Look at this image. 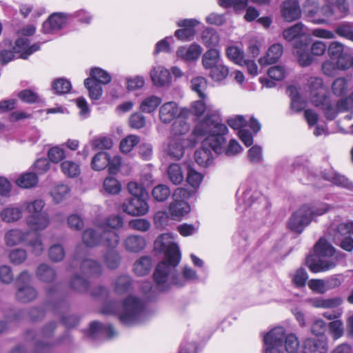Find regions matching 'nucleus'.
Returning a JSON list of instances; mask_svg holds the SVG:
<instances>
[{"label": "nucleus", "mask_w": 353, "mask_h": 353, "mask_svg": "<svg viewBox=\"0 0 353 353\" xmlns=\"http://www.w3.org/2000/svg\"><path fill=\"white\" fill-rule=\"evenodd\" d=\"M228 132L225 125L221 123L220 116L216 113L208 112L203 120L195 125L193 134L197 138L206 137L201 147L194 153L195 161L203 167L212 163V150L216 154L223 151V145L226 142L224 134Z\"/></svg>", "instance_id": "1"}, {"label": "nucleus", "mask_w": 353, "mask_h": 353, "mask_svg": "<svg viewBox=\"0 0 353 353\" xmlns=\"http://www.w3.org/2000/svg\"><path fill=\"white\" fill-rule=\"evenodd\" d=\"M157 250L163 252L164 257L156 265V291L158 289L163 290L169 288V275L181 261L179 248L173 241V236L170 233H164L158 236L156 239V252Z\"/></svg>", "instance_id": "2"}, {"label": "nucleus", "mask_w": 353, "mask_h": 353, "mask_svg": "<svg viewBox=\"0 0 353 353\" xmlns=\"http://www.w3.org/2000/svg\"><path fill=\"white\" fill-rule=\"evenodd\" d=\"M315 255L307 259V264L311 272H325L336 267L343 254L335 248L325 238H321L314 247Z\"/></svg>", "instance_id": "3"}, {"label": "nucleus", "mask_w": 353, "mask_h": 353, "mask_svg": "<svg viewBox=\"0 0 353 353\" xmlns=\"http://www.w3.org/2000/svg\"><path fill=\"white\" fill-rule=\"evenodd\" d=\"M330 206L327 203H318L312 207L303 205L290 218L289 228L297 233H301L303 229L310 224L315 216H321L327 212Z\"/></svg>", "instance_id": "4"}, {"label": "nucleus", "mask_w": 353, "mask_h": 353, "mask_svg": "<svg viewBox=\"0 0 353 353\" xmlns=\"http://www.w3.org/2000/svg\"><path fill=\"white\" fill-rule=\"evenodd\" d=\"M150 316L145 304L140 299L130 296L123 301L119 319L124 325H133L146 321Z\"/></svg>", "instance_id": "5"}, {"label": "nucleus", "mask_w": 353, "mask_h": 353, "mask_svg": "<svg viewBox=\"0 0 353 353\" xmlns=\"http://www.w3.org/2000/svg\"><path fill=\"white\" fill-rule=\"evenodd\" d=\"M83 243L89 248H95L103 245L108 248H116L120 242V236L116 231L110 230H101L87 228L81 235Z\"/></svg>", "instance_id": "6"}, {"label": "nucleus", "mask_w": 353, "mask_h": 353, "mask_svg": "<svg viewBox=\"0 0 353 353\" xmlns=\"http://www.w3.org/2000/svg\"><path fill=\"white\" fill-rule=\"evenodd\" d=\"M30 283L31 276L28 271L21 272L17 277L15 298L19 302L28 303L37 297V291Z\"/></svg>", "instance_id": "7"}, {"label": "nucleus", "mask_w": 353, "mask_h": 353, "mask_svg": "<svg viewBox=\"0 0 353 353\" xmlns=\"http://www.w3.org/2000/svg\"><path fill=\"white\" fill-rule=\"evenodd\" d=\"M56 325L54 322L46 325L39 333L33 331L28 332L27 338L34 342V353H51L52 343L47 341L52 336Z\"/></svg>", "instance_id": "8"}, {"label": "nucleus", "mask_w": 353, "mask_h": 353, "mask_svg": "<svg viewBox=\"0 0 353 353\" xmlns=\"http://www.w3.org/2000/svg\"><path fill=\"white\" fill-rule=\"evenodd\" d=\"M334 243L347 252L353 250V222L339 224L334 230Z\"/></svg>", "instance_id": "9"}, {"label": "nucleus", "mask_w": 353, "mask_h": 353, "mask_svg": "<svg viewBox=\"0 0 353 353\" xmlns=\"http://www.w3.org/2000/svg\"><path fill=\"white\" fill-rule=\"evenodd\" d=\"M241 199L245 216H250L254 210L263 211L267 203L265 198L259 192L252 188L245 189L243 192Z\"/></svg>", "instance_id": "10"}, {"label": "nucleus", "mask_w": 353, "mask_h": 353, "mask_svg": "<svg viewBox=\"0 0 353 353\" xmlns=\"http://www.w3.org/2000/svg\"><path fill=\"white\" fill-rule=\"evenodd\" d=\"M285 332L283 327H276L270 330L263 337L265 353H284L283 339Z\"/></svg>", "instance_id": "11"}, {"label": "nucleus", "mask_w": 353, "mask_h": 353, "mask_svg": "<svg viewBox=\"0 0 353 353\" xmlns=\"http://www.w3.org/2000/svg\"><path fill=\"white\" fill-rule=\"evenodd\" d=\"M79 265L81 272L88 276H99L103 272V268L101 263L94 259H81L77 254L74 256L70 267L74 269L76 266Z\"/></svg>", "instance_id": "12"}, {"label": "nucleus", "mask_w": 353, "mask_h": 353, "mask_svg": "<svg viewBox=\"0 0 353 353\" xmlns=\"http://www.w3.org/2000/svg\"><path fill=\"white\" fill-rule=\"evenodd\" d=\"M326 1L327 5L321 8V12L324 17L339 19L348 14L349 5L346 0H336L334 3H331L330 0Z\"/></svg>", "instance_id": "13"}, {"label": "nucleus", "mask_w": 353, "mask_h": 353, "mask_svg": "<svg viewBox=\"0 0 353 353\" xmlns=\"http://www.w3.org/2000/svg\"><path fill=\"white\" fill-rule=\"evenodd\" d=\"M121 210L131 216H143L149 210L147 199L128 198L121 205Z\"/></svg>", "instance_id": "14"}, {"label": "nucleus", "mask_w": 353, "mask_h": 353, "mask_svg": "<svg viewBox=\"0 0 353 353\" xmlns=\"http://www.w3.org/2000/svg\"><path fill=\"white\" fill-rule=\"evenodd\" d=\"M307 86L310 92V99L313 105L319 104V100L327 95L323 80L319 77H310Z\"/></svg>", "instance_id": "15"}, {"label": "nucleus", "mask_w": 353, "mask_h": 353, "mask_svg": "<svg viewBox=\"0 0 353 353\" xmlns=\"http://www.w3.org/2000/svg\"><path fill=\"white\" fill-rule=\"evenodd\" d=\"M281 15L287 22H292L301 16L298 0H285L281 5Z\"/></svg>", "instance_id": "16"}, {"label": "nucleus", "mask_w": 353, "mask_h": 353, "mask_svg": "<svg viewBox=\"0 0 353 353\" xmlns=\"http://www.w3.org/2000/svg\"><path fill=\"white\" fill-rule=\"evenodd\" d=\"M66 16L63 13H54L43 23V32L46 34H54L65 26Z\"/></svg>", "instance_id": "17"}, {"label": "nucleus", "mask_w": 353, "mask_h": 353, "mask_svg": "<svg viewBox=\"0 0 353 353\" xmlns=\"http://www.w3.org/2000/svg\"><path fill=\"white\" fill-rule=\"evenodd\" d=\"M199 21L194 19H183L179 21L177 25L183 28L176 30L174 35L179 39L182 41H190L192 39L194 34V27L199 24Z\"/></svg>", "instance_id": "18"}, {"label": "nucleus", "mask_w": 353, "mask_h": 353, "mask_svg": "<svg viewBox=\"0 0 353 353\" xmlns=\"http://www.w3.org/2000/svg\"><path fill=\"white\" fill-rule=\"evenodd\" d=\"M322 177L332 183L333 185L353 190V183L350 181L345 176L330 169L325 170L321 172Z\"/></svg>", "instance_id": "19"}, {"label": "nucleus", "mask_w": 353, "mask_h": 353, "mask_svg": "<svg viewBox=\"0 0 353 353\" xmlns=\"http://www.w3.org/2000/svg\"><path fill=\"white\" fill-rule=\"evenodd\" d=\"M23 214V209L22 205L10 204L1 211L0 218L5 223H13L21 220Z\"/></svg>", "instance_id": "20"}, {"label": "nucleus", "mask_w": 353, "mask_h": 353, "mask_svg": "<svg viewBox=\"0 0 353 353\" xmlns=\"http://www.w3.org/2000/svg\"><path fill=\"white\" fill-rule=\"evenodd\" d=\"M50 221L47 212L37 215H28L26 218V224L30 230L34 232L42 231L50 225Z\"/></svg>", "instance_id": "21"}, {"label": "nucleus", "mask_w": 353, "mask_h": 353, "mask_svg": "<svg viewBox=\"0 0 353 353\" xmlns=\"http://www.w3.org/2000/svg\"><path fill=\"white\" fill-rule=\"evenodd\" d=\"M88 334L92 338L111 339L116 335V332L111 325L93 321L90 325Z\"/></svg>", "instance_id": "22"}, {"label": "nucleus", "mask_w": 353, "mask_h": 353, "mask_svg": "<svg viewBox=\"0 0 353 353\" xmlns=\"http://www.w3.org/2000/svg\"><path fill=\"white\" fill-rule=\"evenodd\" d=\"M190 115V111L188 108H182L178 117L172 125V131L174 135H183L187 134L190 130V125L186 119Z\"/></svg>", "instance_id": "23"}, {"label": "nucleus", "mask_w": 353, "mask_h": 353, "mask_svg": "<svg viewBox=\"0 0 353 353\" xmlns=\"http://www.w3.org/2000/svg\"><path fill=\"white\" fill-rule=\"evenodd\" d=\"M15 53H20L19 57L23 59L28 58L34 52L39 50L40 45L34 43L29 46V39L26 37H19L15 41L14 47Z\"/></svg>", "instance_id": "24"}, {"label": "nucleus", "mask_w": 353, "mask_h": 353, "mask_svg": "<svg viewBox=\"0 0 353 353\" xmlns=\"http://www.w3.org/2000/svg\"><path fill=\"white\" fill-rule=\"evenodd\" d=\"M304 349L309 353H326L328 350L327 339L325 336L307 339L304 342Z\"/></svg>", "instance_id": "25"}, {"label": "nucleus", "mask_w": 353, "mask_h": 353, "mask_svg": "<svg viewBox=\"0 0 353 353\" xmlns=\"http://www.w3.org/2000/svg\"><path fill=\"white\" fill-rule=\"evenodd\" d=\"M146 245L145 237L137 234L129 235L123 241L125 250L131 253H138L142 251Z\"/></svg>", "instance_id": "26"}, {"label": "nucleus", "mask_w": 353, "mask_h": 353, "mask_svg": "<svg viewBox=\"0 0 353 353\" xmlns=\"http://www.w3.org/2000/svg\"><path fill=\"white\" fill-rule=\"evenodd\" d=\"M29 234L28 230L23 231L19 228L11 229L5 234V243L10 247L19 245L27 240Z\"/></svg>", "instance_id": "27"}, {"label": "nucleus", "mask_w": 353, "mask_h": 353, "mask_svg": "<svg viewBox=\"0 0 353 353\" xmlns=\"http://www.w3.org/2000/svg\"><path fill=\"white\" fill-rule=\"evenodd\" d=\"M201 52V47L199 44L194 43L188 47H180L176 51V55L183 60L190 61L198 59Z\"/></svg>", "instance_id": "28"}, {"label": "nucleus", "mask_w": 353, "mask_h": 353, "mask_svg": "<svg viewBox=\"0 0 353 353\" xmlns=\"http://www.w3.org/2000/svg\"><path fill=\"white\" fill-rule=\"evenodd\" d=\"M114 292L118 295H124L132 288V279L128 274L117 276L112 282Z\"/></svg>", "instance_id": "29"}, {"label": "nucleus", "mask_w": 353, "mask_h": 353, "mask_svg": "<svg viewBox=\"0 0 353 353\" xmlns=\"http://www.w3.org/2000/svg\"><path fill=\"white\" fill-rule=\"evenodd\" d=\"M314 105L322 110L326 119L330 121L334 120L339 113L335 103L327 95L319 100V104Z\"/></svg>", "instance_id": "30"}, {"label": "nucleus", "mask_w": 353, "mask_h": 353, "mask_svg": "<svg viewBox=\"0 0 353 353\" xmlns=\"http://www.w3.org/2000/svg\"><path fill=\"white\" fill-rule=\"evenodd\" d=\"M177 114L178 106L174 101L165 103L159 109V119L165 123L171 122Z\"/></svg>", "instance_id": "31"}, {"label": "nucleus", "mask_w": 353, "mask_h": 353, "mask_svg": "<svg viewBox=\"0 0 353 353\" xmlns=\"http://www.w3.org/2000/svg\"><path fill=\"white\" fill-rule=\"evenodd\" d=\"M103 262L110 270L118 268L121 262V256L116 248H109L103 254Z\"/></svg>", "instance_id": "32"}, {"label": "nucleus", "mask_w": 353, "mask_h": 353, "mask_svg": "<svg viewBox=\"0 0 353 353\" xmlns=\"http://www.w3.org/2000/svg\"><path fill=\"white\" fill-rule=\"evenodd\" d=\"M283 46L280 43H275L271 46L266 54V56L260 58L259 62L261 65H268L276 62L283 54Z\"/></svg>", "instance_id": "33"}, {"label": "nucleus", "mask_w": 353, "mask_h": 353, "mask_svg": "<svg viewBox=\"0 0 353 353\" xmlns=\"http://www.w3.org/2000/svg\"><path fill=\"white\" fill-rule=\"evenodd\" d=\"M220 63L221 53L220 51L216 48L209 49L202 57V65L206 70H210Z\"/></svg>", "instance_id": "34"}, {"label": "nucleus", "mask_w": 353, "mask_h": 353, "mask_svg": "<svg viewBox=\"0 0 353 353\" xmlns=\"http://www.w3.org/2000/svg\"><path fill=\"white\" fill-rule=\"evenodd\" d=\"M169 211L172 219L177 220L190 212V206L183 201H172L169 205Z\"/></svg>", "instance_id": "35"}, {"label": "nucleus", "mask_w": 353, "mask_h": 353, "mask_svg": "<svg viewBox=\"0 0 353 353\" xmlns=\"http://www.w3.org/2000/svg\"><path fill=\"white\" fill-rule=\"evenodd\" d=\"M296 50L294 53L298 57V61L302 66H308L313 61V58L309 52L308 46L305 43L295 46Z\"/></svg>", "instance_id": "36"}, {"label": "nucleus", "mask_w": 353, "mask_h": 353, "mask_svg": "<svg viewBox=\"0 0 353 353\" xmlns=\"http://www.w3.org/2000/svg\"><path fill=\"white\" fill-rule=\"evenodd\" d=\"M36 275L40 281L46 283L52 282L57 276L55 270L46 263L38 266Z\"/></svg>", "instance_id": "37"}, {"label": "nucleus", "mask_w": 353, "mask_h": 353, "mask_svg": "<svg viewBox=\"0 0 353 353\" xmlns=\"http://www.w3.org/2000/svg\"><path fill=\"white\" fill-rule=\"evenodd\" d=\"M219 35L213 28H206L201 33L202 43L208 48H215L219 43Z\"/></svg>", "instance_id": "38"}, {"label": "nucleus", "mask_w": 353, "mask_h": 353, "mask_svg": "<svg viewBox=\"0 0 353 353\" xmlns=\"http://www.w3.org/2000/svg\"><path fill=\"white\" fill-rule=\"evenodd\" d=\"M45 205V201L41 199L26 201L22 203L23 209L25 208L28 215H37L46 212L43 211Z\"/></svg>", "instance_id": "39"}, {"label": "nucleus", "mask_w": 353, "mask_h": 353, "mask_svg": "<svg viewBox=\"0 0 353 353\" xmlns=\"http://www.w3.org/2000/svg\"><path fill=\"white\" fill-rule=\"evenodd\" d=\"M123 220L119 215H111L98 224L101 230H118L123 227Z\"/></svg>", "instance_id": "40"}, {"label": "nucleus", "mask_w": 353, "mask_h": 353, "mask_svg": "<svg viewBox=\"0 0 353 353\" xmlns=\"http://www.w3.org/2000/svg\"><path fill=\"white\" fill-rule=\"evenodd\" d=\"M152 267V259L149 256H142L134 264V272L138 276L148 274Z\"/></svg>", "instance_id": "41"}, {"label": "nucleus", "mask_w": 353, "mask_h": 353, "mask_svg": "<svg viewBox=\"0 0 353 353\" xmlns=\"http://www.w3.org/2000/svg\"><path fill=\"white\" fill-rule=\"evenodd\" d=\"M70 192V189L67 185L59 184L52 188L50 195L55 203H59L68 196Z\"/></svg>", "instance_id": "42"}, {"label": "nucleus", "mask_w": 353, "mask_h": 353, "mask_svg": "<svg viewBox=\"0 0 353 353\" xmlns=\"http://www.w3.org/2000/svg\"><path fill=\"white\" fill-rule=\"evenodd\" d=\"M210 70L209 76L214 81H222L229 74V68L222 63L212 67Z\"/></svg>", "instance_id": "43"}, {"label": "nucleus", "mask_w": 353, "mask_h": 353, "mask_svg": "<svg viewBox=\"0 0 353 353\" xmlns=\"http://www.w3.org/2000/svg\"><path fill=\"white\" fill-rule=\"evenodd\" d=\"M110 155L106 152H99L94 156L91 162L92 168L94 170H102L108 167Z\"/></svg>", "instance_id": "44"}, {"label": "nucleus", "mask_w": 353, "mask_h": 353, "mask_svg": "<svg viewBox=\"0 0 353 353\" xmlns=\"http://www.w3.org/2000/svg\"><path fill=\"white\" fill-rule=\"evenodd\" d=\"M90 77L92 81L99 84H108L111 81V76L105 70L100 68H92L90 73Z\"/></svg>", "instance_id": "45"}, {"label": "nucleus", "mask_w": 353, "mask_h": 353, "mask_svg": "<svg viewBox=\"0 0 353 353\" xmlns=\"http://www.w3.org/2000/svg\"><path fill=\"white\" fill-rule=\"evenodd\" d=\"M38 183V177L33 172H26L21 174L17 180L16 183L23 188H30Z\"/></svg>", "instance_id": "46"}, {"label": "nucleus", "mask_w": 353, "mask_h": 353, "mask_svg": "<svg viewBox=\"0 0 353 353\" xmlns=\"http://www.w3.org/2000/svg\"><path fill=\"white\" fill-rule=\"evenodd\" d=\"M70 287L74 291L83 293L89 288V282L79 274H74L70 280Z\"/></svg>", "instance_id": "47"}, {"label": "nucleus", "mask_w": 353, "mask_h": 353, "mask_svg": "<svg viewBox=\"0 0 353 353\" xmlns=\"http://www.w3.org/2000/svg\"><path fill=\"white\" fill-rule=\"evenodd\" d=\"M168 174L170 181L174 185L180 184L184 179L181 168L177 163L170 165L168 168Z\"/></svg>", "instance_id": "48"}, {"label": "nucleus", "mask_w": 353, "mask_h": 353, "mask_svg": "<svg viewBox=\"0 0 353 353\" xmlns=\"http://www.w3.org/2000/svg\"><path fill=\"white\" fill-rule=\"evenodd\" d=\"M190 83L192 90L196 92L201 99H204L206 97L204 92L208 85L206 79L203 77H196L192 79Z\"/></svg>", "instance_id": "49"}, {"label": "nucleus", "mask_w": 353, "mask_h": 353, "mask_svg": "<svg viewBox=\"0 0 353 353\" xmlns=\"http://www.w3.org/2000/svg\"><path fill=\"white\" fill-rule=\"evenodd\" d=\"M226 55L228 58L234 63L243 65L244 61V52L241 48L236 46H228L226 48Z\"/></svg>", "instance_id": "50"}, {"label": "nucleus", "mask_w": 353, "mask_h": 353, "mask_svg": "<svg viewBox=\"0 0 353 353\" xmlns=\"http://www.w3.org/2000/svg\"><path fill=\"white\" fill-rule=\"evenodd\" d=\"M85 87L88 90L91 99L98 100L102 95V87L100 84L94 82L91 79H86L84 81Z\"/></svg>", "instance_id": "51"}, {"label": "nucleus", "mask_w": 353, "mask_h": 353, "mask_svg": "<svg viewBox=\"0 0 353 353\" xmlns=\"http://www.w3.org/2000/svg\"><path fill=\"white\" fill-rule=\"evenodd\" d=\"M304 26L301 23H297L283 30V36L285 39L292 41L297 37H301L303 33Z\"/></svg>", "instance_id": "52"}, {"label": "nucleus", "mask_w": 353, "mask_h": 353, "mask_svg": "<svg viewBox=\"0 0 353 353\" xmlns=\"http://www.w3.org/2000/svg\"><path fill=\"white\" fill-rule=\"evenodd\" d=\"M61 168L63 173L68 177H76L80 173L79 164L71 161H65L61 163Z\"/></svg>", "instance_id": "53"}, {"label": "nucleus", "mask_w": 353, "mask_h": 353, "mask_svg": "<svg viewBox=\"0 0 353 353\" xmlns=\"http://www.w3.org/2000/svg\"><path fill=\"white\" fill-rule=\"evenodd\" d=\"M52 89L57 94H65L68 93L72 88L71 83L66 79L59 78L52 83Z\"/></svg>", "instance_id": "54"}, {"label": "nucleus", "mask_w": 353, "mask_h": 353, "mask_svg": "<svg viewBox=\"0 0 353 353\" xmlns=\"http://www.w3.org/2000/svg\"><path fill=\"white\" fill-rule=\"evenodd\" d=\"M139 137L130 134L121 141L120 149L123 153H128L139 143Z\"/></svg>", "instance_id": "55"}, {"label": "nucleus", "mask_w": 353, "mask_h": 353, "mask_svg": "<svg viewBox=\"0 0 353 353\" xmlns=\"http://www.w3.org/2000/svg\"><path fill=\"white\" fill-rule=\"evenodd\" d=\"M28 254L26 250L16 248L11 250L8 254L10 261L14 265H20L27 259Z\"/></svg>", "instance_id": "56"}, {"label": "nucleus", "mask_w": 353, "mask_h": 353, "mask_svg": "<svg viewBox=\"0 0 353 353\" xmlns=\"http://www.w3.org/2000/svg\"><path fill=\"white\" fill-rule=\"evenodd\" d=\"M175 268H174L173 269V270L169 275V278H168V282L170 284L169 288L168 289L163 290L158 289L156 291V293L157 292H167L170 290L172 285H174L177 287H183L186 284L187 281L185 280V279L183 277V275L181 276L179 274H176V275L174 274V272L176 270Z\"/></svg>", "instance_id": "57"}, {"label": "nucleus", "mask_w": 353, "mask_h": 353, "mask_svg": "<svg viewBox=\"0 0 353 353\" xmlns=\"http://www.w3.org/2000/svg\"><path fill=\"white\" fill-rule=\"evenodd\" d=\"M128 189L131 194L130 198L148 199V194L144 188L136 182H130L128 184Z\"/></svg>", "instance_id": "58"}, {"label": "nucleus", "mask_w": 353, "mask_h": 353, "mask_svg": "<svg viewBox=\"0 0 353 353\" xmlns=\"http://www.w3.org/2000/svg\"><path fill=\"white\" fill-rule=\"evenodd\" d=\"M171 80V75L168 70L159 68L156 71V86H166L169 85Z\"/></svg>", "instance_id": "59"}, {"label": "nucleus", "mask_w": 353, "mask_h": 353, "mask_svg": "<svg viewBox=\"0 0 353 353\" xmlns=\"http://www.w3.org/2000/svg\"><path fill=\"white\" fill-rule=\"evenodd\" d=\"M26 245L31 248V252L35 256H40L44 251V245L39 235L28 241Z\"/></svg>", "instance_id": "60"}, {"label": "nucleus", "mask_w": 353, "mask_h": 353, "mask_svg": "<svg viewBox=\"0 0 353 353\" xmlns=\"http://www.w3.org/2000/svg\"><path fill=\"white\" fill-rule=\"evenodd\" d=\"M48 255L50 260L54 262H59L64 258L65 251L61 245L54 244L49 248Z\"/></svg>", "instance_id": "61"}, {"label": "nucleus", "mask_w": 353, "mask_h": 353, "mask_svg": "<svg viewBox=\"0 0 353 353\" xmlns=\"http://www.w3.org/2000/svg\"><path fill=\"white\" fill-rule=\"evenodd\" d=\"M103 188L108 193L116 194L121 190L119 182L112 176L107 177L103 182Z\"/></svg>", "instance_id": "62"}, {"label": "nucleus", "mask_w": 353, "mask_h": 353, "mask_svg": "<svg viewBox=\"0 0 353 353\" xmlns=\"http://www.w3.org/2000/svg\"><path fill=\"white\" fill-rule=\"evenodd\" d=\"M332 88L335 95L345 94L347 92V81L345 78H337L332 83Z\"/></svg>", "instance_id": "63"}, {"label": "nucleus", "mask_w": 353, "mask_h": 353, "mask_svg": "<svg viewBox=\"0 0 353 353\" xmlns=\"http://www.w3.org/2000/svg\"><path fill=\"white\" fill-rule=\"evenodd\" d=\"M92 144L95 149L108 150L112 147L113 142L110 137H99L93 139Z\"/></svg>", "instance_id": "64"}]
</instances>
